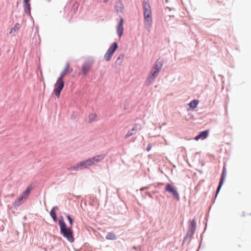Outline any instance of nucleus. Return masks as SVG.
<instances>
[{
    "label": "nucleus",
    "instance_id": "1",
    "mask_svg": "<svg viewBox=\"0 0 251 251\" xmlns=\"http://www.w3.org/2000/svg\"><path fill=\"white\" fill-rule=\"evenodd\" d=\"M144 24L148 29H150L152 23V11L149 0H144L143 2Z\"/></svg>",
    "mask_w": 251,
    "mask_h": 251
},
{
    "label": "nucleus",
    "instance_id": "2",
    "mask_svg": "<svg viewBox=\"0 0 251 251\" xmlns=\"http://www.w3.org/2000/svg\"><path fill=\"white\" fill-rule=\"evenodd\" d=\"M163 65V61L162 59H157L147 78V82L149 84H151L158 75L160 70Z\"/></svg>",
    "mask_w": 251,
    "mask_h": 251
},
{
    "label": "nucleus",
    "instance_id": "3",
    "mask_svg": "<svg viewBox=\"0 0 251 251\" xmlns=\"http://www.w3.org/2000/svg\"><path fill=\"white\" fill-rule=\"evenodd\" d=\"M59 224L60 227L61 234L70 242H73L74 238L73 231L71 228H67L66 225L63 220H59Z\"/></svg>",
    "mask_w": 251,
    "mask_h": 251
},
{
    "label": "nucleus",
    "instance_id": "4",
    "mask_svg": "<svg viewBox=\"0 0 251 251\" xmlns=\"http://www.w3.org/2000/svg\"><path fill=\"white\" fill-rule=\"evenodd\" d=\"M105 157L103 154L98 155L94 157L89 158L86 160L80 162L81 169H85L89 166L94 165L96 163H98L101 161Z\"/></svg>",
    "mask_w": 251,
    "mask_h": 251
},
{
    "label": "nucleus",
    "instance_id": "5",
    "mask_svg": "<svg viewBox=\"0 0 251 251\" xmlns=\"http://www.w3.org/2000/svg\"><path fill=\"white\" fill-rule=\"evenodd\" d=\"M31 190V186H28L26 188V190L23 192L20 197H19L18 199L15 200L13 204V206L14 207H17L20 205L22 203L23 201L25 200L28 198Z\"/></svg>",
    "mask_w": 251,
    "mask_h": 251
},
{
    "label": "nucleus",
    "instance_id": "6",
    "mask_svg": "<svg viewBox=\"0 0 251 251\" xmlns=\"http://www.w3.org/2000/svg\"><path fill=\"white\" fill-rule=\"evenodd\" d=\"M64 85V83L63 79L58 77L54 85V92L57 98L59 97L61 91L63 88Z\"/></svg>",
    "mask_w": 251,
    "mask_h": 251
},
{
    "label": "nucleus",
    "instance_id": "7",
    "mask_svg": "<svg viewBox=\"0 0 251 251\" xmlns=\"http://www.w3.org/2000/svg\"><path fill=\"white\" fill-rule=\"evenodd\" d=\"M117 48V43L116 42L113 43L104 54V58L106 61H109L111 59L113 53Z\"/></svg>",
    "mask_w": 251,
    "mask_h": 251
},
{
    "label": "nucleus",
    "instance_id": "8",
    "mask_svg": "<svg viewBox=\"0 0 251 251\" xmlns=\"http://www.w3.org/2000/svg\"><path fill=\"white\" fill-rule=\"evenodd\" d=\"M165 190L172 195L173 198L176 200H179V194L176 188L171 184H167L165 187Z\"/></svg>",
    "mask_w": 251,
    "mask_h": 251
},
{
    "label": "nucleus",
    "instance_id": "9",
    "mask_svg": "<svg viewBox=\"0 0 251 251\" xmlns=\"http://www.w3.org/2000/svg\"><path fill=\"white\" fill-rule=\"evenodd\" d=\"M93 63L91 61H88L85 62L82 66V70L84 75H86L88 72L91 69Z\"/></svg>",
    "mask_w": 251,
    "mask_h": 251
},
{
    "label": "nucleus",
    "instance_id": "10",
    "mask_svg": "<svg viewBox=\"0 0 251 251\" xmlns=\"http://www.w3.org/2000/svg\"><path fill=\"white\" fill-rule=\"evenodd\" d=\"M124 20L123 18H121L120 19V21L118 25L117 28V34L119 35L120 37L122 36L123 33L124 31Z\"/></svg>",
    "mask_w": 251,
    "mask_h": 251
},
{
    "label": "nucleus",
    "instance_id": "11",
    "mask_svg": "<svg viewBox=\"0 0 251 251\" xmlns=\"http://www.w3.org/2000/svg\"><path fill=\"white\" fill-rule=\"evenodd\" d=\"M226 171L225 168H224V169L223 170V171H222L221 178L220 179V182H219V185H218L217 189L216 195L219 193V191H220L222 186L223 184L225 178L226 177Z\"/></svg>",
    "mask_w": 251,
    "mask_h": 251
},
{
    "label": "nucleus",
    "instance_id": "12",
    "mask_svg": "<svg viewBox=\"0 0 251 251\" xmlns=\"http://www.w3.org/2000/svg\"><path fill=\"white\" fill-rule=\"evenodd\" d=\"M208 135V131L205 130L202 132H201L198 136H197L195 139L196 140H198L200 139H205Z\"/></svg>",
    "mask_w": 251,
    "mask_h": 251
},
{
    "label": "nucleus",
    "instance_id": "13",
    "mask_svg": "<svg viewBox=\"0 0 251 251\" xmlns=\"http://www.w3.org/2000/svg\"><path fill=\"white\" fill-rule=\"evenodd\" d=\"M69 68H70L69 64V63H67L66 64V66L64 68V70L61 73L59 78H61V79H63V77L68 74L69 70Z\"/></svg>",
    "mask_w": 251,
    "mask_h": 251
},
{
    "label": "nucleus",
    "instance_id": "14",
    "mask_svg": "<svg viewBox=\"0 0 251 251\" xmlns=\"http://www.w3.org/2000/svg\"><path fill=\"white\" fill-rule=\"evenodd\" d=\"M20 28V25L19 23L15 24L14 27L12 28L10 31V34L14 36L16 33L19 30Z\"/></svg>",
    "mask_w": 251,
    "mask_h": 251
},
{
    "label": "nucleus",
    "instance_id": "15",
    "mask_svg": "<svg viewBox=\"0 0 251 251\" xmlns=\"http://www.w3.org/2000/svg\"><path fill=\"white\" fill-rule=\"evenodd\" d=\"M124 8L123 4L119 2L116 5V9L117 12L122 13Z\"/></svg>",
    "mask_w": 251,
    "mask_h": 251
},
{
    "label": "nucleus",
    "instance_id": "16",
    "mask_svg": "<svg viewBox=\"0 0 251 251\" xmlns=\"http://www.w3.org/2000/svg\"><path fill=\"white\" fill-rule=\"evenodd\" d=\"M105 238L107 240H114L116 239V236L114 233L109 232L107 234Z\"/></svg>",
    "mask_w": 251,
    "mask_h": 251
},
{
    "label": "nucleus",
    "instance_id": "17",
    "mask_svg": "<svg viewBox=\"0 0 251 251\" xmlns=\"http://www.w3.org/2000/svg\"><path fill=\"white\" fill-rule=\"evenodd\" d=\"M57 209V207H56V206L53 207L50 212V215L54 221H56V220H57V218H56V214H55V209Z\"/></svg>",
    "mask_w": 251,
    "mask_h": 251
},
{
    "label": "nucleus",
    "instance_id": "18",
    "mask_svg": "<svg viewBox=\"0 0 251 251\" xmlns=\"http://www.w3.org/2000/svg\"><path fill=\"white\" fill-rule=\"evenodd\" d=\"M199 102V101L198 100H193L189 103V105L190 108L193 109L197 107Z\"/></svg>",
    "mask_w": 251,
    "mask_h": 251
},
{
    "label": "nucleus",
    "instance_id": "19",
    "mask_svg": "<svg viewBox=\"0 0 251 251\" xmlns=\"http://www.w3.org/2000/svg\"><path fill=\"white\" fill-rule=\"evenodd\" d=\"M97 115L95 113H92L89 115L88 119H89V122L91 123L92 122L96 120Z\"/></svg>",
    "mask_w": 251,
    "mask_h": 251
},
{
    "label": "nucleus",
    "instance_id": "20",
    "mask_svg": "<svg viewBox=\"0 0 251 251\" xmlns=\"http://www.w3.org/2000/svg\"><path fill=\"white\" fill-rule=\"evenodd\" d=\"M141 128V125L139 124H135L134 125V126L133 127H132V128L131 129V131H132L133 132V131H137L138 130H140Z\"/></svg>",
    "mask_w": 251,
    "mask_h": 251
},
{
    "label": "nucleus",
    "instance_id": "21",
    "mask_svg": "<svg viewBox=\"0 0 251 251\" xmlns=\"http://www.w3.org/2000/svg\"><path fill=\"white\" fill-rule=\"evenodd\" d=\"M71 171H72V170H75V171H77L78 170V169H81V166L80 165V162L75 165L74 166L71 167V168H70L69 169Z\"/></svg>",
    "mask_w": 251,
    "mask_h": 251
},
{
    "label": "nucleus",
    "instance_id": "22",
    "mask_svg": "<svg viewBox=\"0 0 251 251\" xmlns=\"http://www.w3.org/2000/svg\"><path fill=\"white\" fill-rule=\"evenodd\" d=\"M79 6V4L77 2L75 3L72 8L71 11H73L74 13H75Z\"/></svg>",
    "mask_w": 251,
    "mask_h": 251
},
{
    "label": "nucleus",
    "instance_id": "23",
    "mask_svg": "<svg viewBox=\"0 0 251 251\" xmlns=\"http://www.w3.org/2000/svg\"><path fill=\"white\" fill-rule=\"evenodd\" d=\"M25 10L26 12L30 13V4L29 3L24 4Z\"/></svg>",
    "mask_w": 251,
    "mask_h": 251
},
{
    "label": "nucleus",
    "instance_id": "24",
    "mask_svg": "<svg viewBox=\"0 0 251 251\" xmlns=\"http://www.w3.org/2000/svg\"><path fill=\"white\" fill-rule=\"evenodd\" d=\"M133 134H134V133L132 131H131V130L130 129L128 131V132L125 135V139H127L131 136L133 135Z\"/></svg>",
    "mask_w": 251,
    "mask_h": 251
},
{
    "label": "nucleus",
    "instance_id": "25",
    "mask_svg": "<svg viewBox=\"0 0 251 251\" xmlns=\"http://www.w3.org/2000/svg\"><path fill=\"white\" fill-rule=\"evenodd\" d=\"M66 217L68 219V220H69L70 225H72L73 224V220L71 218V217H70V216L67 215V216H66Z\"/></svg>",
    "mask_w": 251,
    "mask_h": 251
},
{
    "label": "nucleus",
    "instance_id": "26",
    "mask_svg": "<svg viewBox=\"0 0 251 251\" xmlns=\"http://www.w3.org/2000/svg\"><path fill=\"white\" fill-rule=\"evenodd\" d=\"M151 148H152V146L151 144L148 145V146L147 147V151H149L151 150Z\"/></svg>",
    "mask_w": 251,
    "mask_h": 251
},
{
    "label": "nucleus",
    "instance_id": "27",
    "mask_svg": "<svg viewBox=\"0 0 251 251\" xmlns=\"http://www.w3.org/2000/svg\"><path fill=\"white\" fill-rule=\"evenodd\" d=\"M30 0H24V3H29V1Z\"/></svg>",
    "mask_w": 251,
    "mask_h": 251
},
{
    "label": "nucleus",
    "instance_id": "28",
    "mask_svg": "<svg viewBox=\"0 0 251 251\" xmlns=\"http://www.w3.org/2000/svg\"><path fill=\"white\" fill-rule=\"evenodd\" d=\"M192 224L193 225V226H194L196 224V223L194 220H193V221L192 222Z\"/></svg>",
    "mask_w": 251,
    "mask_h": 251
},
{
    "label": "nucleus",
    "instance_id": "29",
    "mask_svg": "<svg viewBox=\"0 0 251 251\" xmlns=\"http://www.w3.org/2000/svg\"><path fill=\"white\" fill-rule=\"evenodd\" d=\"M109 0H103L104 2H107L108 1H109Z\"/></svg>",
    "mask_w": 251,
    "mask_h": 251
},
{
    "label": "nucleus",
    "instance_id": "30",
    "mask_svg": "<svg viewBox=\"0 0 251 251\" xmlns=\"http://www.w3.org/2000/svg\"><path fill=\"white\" fill-rule=\"evenodd\" d=\"M48 1H50L51 0H47Z\"/></svg>",
    "mask_w": 251,
    "mask_h": 251
}]
</instances>
